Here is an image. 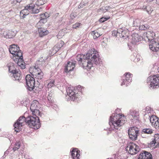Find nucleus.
<instances>
[{"label":"nucleus","mask_w":159,"mask_h":159,"mask_svg":"<svg viewBox=\"0 0 159 159\" xmlns=\"http://www.w3.org/2000/svg\"><path fill=\"white\" fill-rule=\"evenodd\" d=\"M98 53H94V51L89 52L86 55H78L76 57L79 64L83 68L90 69L92 66L93 63L96 65L100 64L102 62Z\"/></svg>","instance_id":"f257e3e1"},{"label":"nucleus","mask_w":159,"mask_h":159,"mask_svg":"<svg viewBox=\"0 0 159 159\" xmlns=\"http://www.w3.org/2000/svg\"><path fill=\"white\" fill-rule=\"evenodd\" d=\"M34 118L33 117H29V116L26 118L24 116L20 117L14 124L13 126L15 131L19 132L22 129V125H24V123L28 124L29 127L34 129V126L33 122L35 120Z\"/></svg>","instance_id":"f03ea898"},{"label":"nucleus","mask_w":159,"mask_h":159,"mask_svg":"<svg viewBox=\"0 0 159 159\" xmlns=\"http://www.w3.org/2000/svg\"><path fill=\"white\" fill-rule=\"evenodd\" d=\"M123 118L124 117H122L119 114H112L110 117L109 124L111 127L118 129L119 128L124 125L125 123V120H123Z\"/></svg>","instance_id":"7ed1b4c3"},{"label":"nucleus","mask_w":159,"mask_h":159,"mask_svg":"<svg viewBox=\"0 0 159 159\" xmlns=\"http://www.w3.org/2000/svg\"><path fill=\"white\" fill-rule=\"evenodd\" d=\"M147 82L149 88H157L159 87V75H154L148 77Z\"/></svg>","instance_id":"20e7f679"},{"label":"nucleus","mask_w":159,"mask_h":159,"mask_svg":"<svg viewBox=\"0 0 159 159\" xmlns=\"http://www.w3.org/2000/svg\"><path fill=\"white\" fill-rule=\"evenodd\" d=\"M126 150L128 151V153L133 155L139 152L140 148L139 147L133 142H130L128 143L125 148Z\"/></svg>","instance_id":"39448f33"},{"label":"nucleus","mask_w":159,"mask_h":159,"mask_svg":"<svg viewBox=\"0 0 159 159\" xmlns=\"http://www.w3.org/2000/svg\"><path fill=\"white\" fill-rule=\"evenodd\" d=\"M32 112V116H29V117H33L34 118L35 120L32 123L34 124V129H38L40 127V120L38 116H41L39 109L35 110L34 111H31Z\"/></svg>","instance_id":"423d86ee"},{"label":"nucleus","mask_w":159,"mask_h":159,"mask_svg":"<svg viewBox=\"0 0 159 159\" xmlns=\"http://www.w3.org/2000/svg\"><path fill=\"white\" fill-rule=\"evenodd\" d=\"M25 80L28 89L30 91L32 90L35 87V81L34 78L30 75L28 74L26 76Z\"/></svg>","instance_id":"0eeeda50"},{"label":"nucleus","mask_w":159,"mask_h":159,"mask_svg":"<svg viewBox=\"0 0 159 159\" xmlns=\"http://www.w3.org/2000/svg\"><path fill=\"white\" fill-rule=\"evenodd\" d=\"M139 129L137 127H131L128 130V135L130 139L134 141L137 139L139 134Z\"/></svg>","instance_id":"6e6552de"},{"label":"nucleus","mask_w":159,"mask_h":159,"mask_svg":"<svg viewBox=\"0 0 159 159\" xmlns=\"http://www.w3.org/2000/svg\"><path fill=\"white\" fill-rule=\"evenodd\" d=\"M11 47L9 49L11 53L14 55H19V57H22V52L17 45L13 44L11 45Z\"/></svg>","instance_id":"1a4fd4ad"},{"label":"nucleus","mask_w":159,"mask_h":159,"mask_svg":"<svg viewBox=\"0 0 159 159\" xmlns=\"http://www.w3.org/2000/svg\"><path fill=\"white\" fill-rule=\"evenodd\" d=\"M150 121L152 126L156 129H159V118L155 115H152L150 118Z\"/></svg>","instance_id":"9d476101"},{"label":"nucleus","mask_w":159,"mask_h":159,"mask_svg":"<svg viewBox=\"0 0 159 159\" xmlns=\"http://www.w3.org/2000/svg\"><path fill=\"white\" fill-rule=\"evenodd\" d=\"M74 89L73 88L68 87L66 89V92L70 99L73 101H76L77 98L76 97V94L74 92Z\"/></svg>","instance_id":"9b49d317"},{"label":"nucleus","mask_w":159,"mask_h":159,"mask_svg":"<svg viewBox=\"0 0 159 159\" xmlns=\"http://www.w3.org/2000/svg\"><path fill=\"white\" fill-rule=\"evenodd\" d=\"M138 159H152V157L150 152L143 150L140 153Z\"/></svg>","instance_id":"f8f14e48"},{"label":"nucleus","mask_w":159,"mask_h":159,"mask_svg":"<svg viewBox=\"0 0 159 159\" xmlns=\"http://www.w3.org/2000/svg\"><path fill=\"white\" fill-rule=\"evenodd\" d=\"M75 62L68 61L64 68V72L68 73L72 71L75 66Z\"/></svg>","instance_id":"ddd939ff"},{"label":"nucleus","mask_w":159,"mask_h":159,"mask_svg":"<svg viewBox=\"0 0 159 159\" xmlns=\"http://www.w3.org/2000/svg\"><path fill=\"white\" fill-rule=\"evenodd\" d=\"M149 43L150 49L154 52H157L159 50V43H157L154 40L150 41Z\"/></svg>","instance_id":"4468645a"},{"label":"nucleus","mask_w":159,"mask_h":159,"mask_svg":"<svg viewBox=\"0 0 159 159\" xmlns=\"http://www.w3.org/2000/svg\"><path fill=\"white\" fill-rule=\"evenodd\" d=\"M132 75L130 73H126L125 75V80H124L123 82L121 84V85H123L124 84H126L127 85V84H128V83H130L132 81V78L131 75Z\"/></svg>","instance_id":"2eb2a0df"},{"label":"nucleus","mask_w":159,"mask_h":159,"mask_svg":"<svg viewBox=\"0 0 159 159\" xmlns=\"http://www.w3.org/2000/svg\"><path fill=\"white\" fill-rule=\"evenodd\" d=\"M40 107V104L38 101L34 100L31 102L30 107V110L31 111L39 109Z\"/></svg>","instance_id":"dca6fc26"},{"label":"nucleus","mask_w":159,"mask_h":159,"mask_svg":"<svg viewBox=\"0 0 159 159\" xmlns=\"http://www.w3.org/2000/svg\"><path fill=\"white\" fill-rule=\"evenodd\" d=\"M131 42L133 44H135L137 42L141 41L142 38L139 34H135L132 36Z\"/></svg>","instance_id":"f3484780"},{"label":"nucleus","mask_w":159,"mask_h":159,"mask_svg":"<svg viewBox=\"0 0 159 159\" xmlns=\"http://www.w3.org/2000/svg\"><path fill=\"white\" fill-rule=\"evenodd\" d=\"M146 35L149 41H152L154 40L155 37V33L152 30L148 31L146 33Z\"/></svg>","instance_id":"a211bd4d"},{"label":"nucleus","mask_w":159,"mask_h":159,"mask_svg":"<svg viewBox=\"0 0 159 159\" xmlns=\"http://www.w3.org/2000/svg\"><path fill=\"white\" fill-rule=\"evenodd\" d=\"M3 34L5 38L7 39L12 38L15 36V33L11 31H4Z\"/></svg>","instance_id":"6ab92c4d"},{"label":"nucleus","mask_w":159,"mask_h":159,"mask_svg":"<svg viewBox=\"0 0 159 159\" xmlns=\"http://www.w3.org/2000/svg\"><path fill=\"white\" fill-rule=\"evenodd\" d=\"M35 75V78L37 79V81L40 84V83L43 82L42 79L43 78V73L42 71L38 72Z\"/></svg>","instance_id":"aec40b11"},{"label":"nucleus","mask_w":159,"mask_h":159,"mask_svg":"<svg viewBox=\"0 0 159 159\" xmlns=\"http://www.w3.org/2000/svg\"><path fill=\"white\" fill-rule=\"evenodd\" d=\"M38 32L40 37H43L47 35L49 33V31L48 30H47L45 29L42 28H39L38 29Z\"/></svg>","instance_id":"412c9836"},{"label":"nucleus","mask_w":159,"mask_h":159,"mask_svg":"<svg viewBox=\"0 0 159 159\" xmlns=\"http://www.w3.org/2000/svg\"><path fill=\"white\" fill-rule=\"evenodd\" d=\"M40 69L39 68H36L35 66L30 67L29 69V72L33 76H35L34 74H37V73L39 72Z\"/></svg>","instance_id":"4be33fe9"},{"label":"nucleus","mask_w":159,"mask_h":159,"mask_svg":"<svg viewBox=\"0 0 159 159\" xmlns=\"http://www.w3.org/2000/svg\"><path fill=\"white\" fill-rule=\"evenodd\" d=\"M64 43L62 40L60 41L57 43L54 47V49H57L55 50L56 52L58 51L64 45Z\"/></svg>","instance_id":"5701e85b"},{"label":"nucleus","mask_w":159,"mask_h":159,"mask_svg":"<svg viewBox=\"0 0 159 159\" xmlns=\"http://www.w3.org/2000/svg\"><path fill=\"white\" fill-rule=\"evenodd\" d=\"M144 10L146 11L149 14H151L152 12L153 11V7L149 6H143L142 7Z\"/></svg>","instance_id":"b1692460"},{"label":"nucleus","mask_w":159,"mask_h":159,"mask_svg":"<svg viewBox=\"0 0 159 159\" xmlns=\"http://www.w3.org/2000/svg\"><path fill=\"white\" fill-rule=\"evenodd\" d=\"M129 36V31L127 29H126L123 30L122 34H120V37L121 38H123L125 39L128 37Z\"/></svg>","instance_id":"393cba45"},{"label":"nucleus","mask_w":159,"mask_h":159,"mask_svg":"<svg viewBox=\"0 0 159 159\" xmlns=\"http://www.w3.org/2000/svg\"><path fill=\"white\" fill-rule=\"evenodd\" d=\"M8 69L9 72L12 74L17 71L15 68L14 64L12 63H11L8 66Z\"/></svg>","instance_id":"a878e982"},{"label":"nucleus","mask_w":159,"mask_h":159,"mask_svg":"<svg viewBox=\"0 0 159 159\" xmlns=\"http://www.w3.org/2000/svg\"><path fill=\"white\" fill-rule=\"evenodd\" d=\"M13 76L14 78L13 80H19L21 78V74L18 71L13 74Z\"/></svg>","instance_id":"bb28decb"},{"label":"nucleus","mask_w":159,"mask_h":159,"mask_svg":"<svg viewBox=\"0 0 159 159\" xmlns=\"http://www.w3.org/2000/svg\"><path fill=\"white\" fill-rule=\"evenodd\" d=\"M28 14V11L25 8L24 9L21 11L20 12V15L23 18L25 17V16Z\"/></svg>","instance_id":"cd10ccee"},{"label":"nucleus","mask_w":159,"mask_h":159,"mask_svg":"<svg viewBox=\"0 0 159 159\" xmlns=\"http://www.w3.org/2000/svg\"><path fill=\"white\" fill-rule=\"evenodd\" d=\"M142 131L145 134H151L153 133V130L150 128H145L143 129Z\"/></svg>","instance_id":"c85d7f7f"},{"label":"nucleus","mask_w":159,"mask_h":159,"mask_svg":"<svg viewBox=\"0 0 159 159\" xmlns=\"http://www.w3.org/2000/svg\"><path fill=\"white\" fill-rule=\"evenodd\" d=\"M159 135L156 134L154 136V139L153 141H152L150 143L151 144V145H152L153 144H155V143H159Z\"/></svg>","instance_id":"c756f323"},{"label":"nucleus","mask_w":159,"mask_h":159,"mask_svg":"<svg viewBox=\"0 0 159 159\" xmlns=\"http://www.w3.org/2000/svg\"><path fill=\"white\" fill-rule=\"evenodd\" d=\"M149 28V26L147 24L142 25L139 26V29L140 30H144Z\"/></svg>","instance_id":"7c9ffc66"},{"label":"nucleus","mask_w":159,"mask_h":159,"mask_svg":"<svg viewBox=\"0 0 159 159\" xmlns=\"http://www.w3.org/2000/svg\"><path fill=\"white\" fill-rule=\"evenodd\" d=\"M47 0H38L35 3L36 5L37 6L42 5L46 3Z\"/></svg>","instance_id":"2f4dec72"},{"label":"nucleus","mask_w":159,"mask_h":159,"mask_svg":"<svg viewBox=\"0 0 159 159\" xmlns=\"http://www.w3.org/2000/svg\"><path fill=\"white\" fill-rule=\"evenodd\" d=\"M13 60L16 63L17 62H18L19 61H22L21 57H23V56L22 57H19V55H14Z\"/></svg>","instance_id":"473e14b6"},{"label":"nucleus","mask_w":159,"mask_h":159,"mask_svg":"<svg viewBox=\"0 0 159 159\" xmlns=\"http://www.w3.org/2000/svg\"><path fill=\"white\" fill-rule=\"evenodd\" d=\"M111 8V7L109 6H106V7H103L100 8V10L103 13H105L107 11H108Z\"/></svg>","instance_id":"72a5a7b5"},{"label":"nucleus","mask_w":159,"mask_h":159,"mask_svg":"<svg viewBox=\"0 0 159 159\" xmlns=\"http://www.w3.org/2000/svg\"><path fill=\"white\" fill-rule=\"evenodd\" d=\"M91 34L93 35V38L94 39H96L100 36V35L95 30L93 31Z\"/></svg>","instance_id":"f704fd0d"},{"label":"nucleus","mask_w":159,"mask_h":159,"mask_svg":"<svg viewBox=\"0 0 159 159\" xmlns=\"http://www.w3.org/2000/svg\"><path fill=\"white\" fill-rule=\"evenodd\" d=\"M130 115L133 117H137V116L138 115V113L135 110L130 111Z\"/></svg>","instance_id":"c9c22d12"},{"label":"nucleus","mask_w":159,"mask_h":159,"mask_svg":"<svg viewBox=\"0 0 159 159\" xmlns=\"http://www.w3.org/2000/svg\"><path fill=\"white\" fill-rule=\"evenodd\" d=\"M34 5L31 4L27 5L25 7V8L28 11L29 10H32V11L33 9L34 8Z\"/></svg>","instance_id":"e433bc0d"},{"label":"nucleus","mask_w":159,"mask_h":159,"mask_svg":"<svg viewBox=\"0 0 159 159\" xmlns=\"http://www.w3.org/2000/svg\"><path fill=\"white\" fill-rule=\"evenodd\" d=\"M88 3V2H86L85 3H84V2H81L79 5L78 6V8H83L87 5Z\"/></svg>","instance_id":"4c0bfd02"},{"label":"nucleus","mask_w":159,"mask_h":159,"mask_svg":"<svg viewBox=\"0 0 159 159\" xmlns=\"http://www.w3.org/2000/svg\"><path fill=\"white\" fill-rule=\"evenodd\" d=\"M77 148H73L72 150V151H71V156H72V157L73 158V159H75V152H76V151H77Z\"/></svg>","instance_id":"58836bf2"},{"label":"nucleus","mask_w":159,"mask_h":159,"mask_svg":"<svg viewBox=\"0 0 159 159\" xmlns=\"http://www.w3.org/2000/svg\"><path fill=\"white\" fill-rule=\"evenodd\" d=\"M20 147V144L19 143H17L16 144L15 146L13 148V150L14 151L19 149Z\"/></svg>","instance_id":"ea45409f"},{"label":"nucleus","mask_w":159,"mask_h":159,"mask_svg":"<svg viewBox=\"0 0 159 159\" xmlns=\"http://www.w3.org/2000/svg\"><path fill=\"white\" fill-rule=\"evenodd\" d=\"M55 82L54 80H51L49 82L48 85V88H51L53 87L54 85V83Z\"/></svg>","instance_id":"a19ab883"},{"label":"nucleus","mask_w":159,"mask_h":159,"mask_svg":"<svg viewBox=\"0 0 159 159\" xmlns=\"http://www.w3.org/2000/svg\"><path fill=\"white\" fill-rule=\"evenodd\" d=\"M40 8H41V7H39V9L37 8L36 9H34V8L32 11V13L34 14L38 13L39 12V10Z\"/></svg>","instance_id":"79ce46f5"},{"label":"nucleus","mask_w":159,"mask_h":159,"mask_svg":"<svg viewBox=\"0 0 159 159\" xmlns=\"http://www.w3.org/2000/svg\"><path fill=\"white\" fill-rule=\"evenodd\" d=\"M80 25L81 24L80 23H76L73 25V28L75 29H77L78 28Z\"/></svg>","instance_id":"37998d69"},{"label":"nucleus","mask_w":159,"mask_h":159,"mask_svg":"<svg viewBox=\"0 0 159 159\" xmlns=\"http://www.w3.org/2000/svg\"><path fill=\"white\" fill-rule=\"evenodd\" d=\"M47 21L45 19H41L39 21L38 23V24H40L41 23H44L46 22Z\"/></svg>","instance_id":"c03bdc74"},{"label":"nucleus","mask_w":159,"mask_h":159,"mask_svg":"<svg viewBox=\"0 0 159 159\" xmlns=\"http://www.w3.org/2000/svg\"><path fill=\"white\" fill-rule=\"evenodd\" d=\"M123 30L122 28H120L119 29H118L117 30V33L118 34V35L120 36V34H121L123 32Z\"/></svg>","instance_id":"a18cd8bd"},{"label":"nucleus","mask_w":159,"mask_h":159,"mask_svg":"<svg viewBox=\"0 0 159 159\" xmlns=\"http://www.w3.org/2000/svg\"><path fill=\"white\" fill-rule=\"evenodd\" d=\"M22 60V61H19L18 62H17L16 63L19 66H20V65H21V64H22V62L23 63H24V61L23 59V57L21 58Z\"/></svg>","instance_id":"49530a36"},{"label":"nucleus","mask_w":159,"mask_h":159,"mask_svg":"<svg viewBox=\"0 0 159 159\" xmlns=\"http://www.w3.org/2000/svg\"><path fill=\"white\" fill-rule=\"evenodd\" d=\"M79 152L78 150L76 151V156H75V159H79V157L80 156V154H79Z\"/></svg>","instance_id":"de8ad7c7"},{"label":"nucleus","mask_w":159,"mask_h":159,"mask_svg":"<svg viewBox=\"0 0 159 159\" xmlns=\"http://www.w3.org/2000/svg\"><path fill=\"white\" fill-rule=\"evenodd\" d=\"M20 66L21 67V69H24L25 68V62H24V63H23V62H22V64H21V65H20Z\"/></svg>","instance_id":"09e8293b"},{"label":"nucleus","mask_w":159,"mask_h":159,"mask_svg":"<svg viewBox=\"0 0 159 159\" xmlns=\"http://www.w3.org/2000/svg\"><path fill=\"white\" fill-rule=\"evenodd\" d=\"M43 14L45 16V17L47 18L50 16V14L48 12H46L44 13H43Z\"/></svg>","instance_id":"8fccbe9b"},{"label":"nucleus","mask_w":159,"mask_h":159,"mask_svg":"<svg viewBox=\"0 0 159 159\" xmlns=\"http://www.w3.org/2000/svg\"><path fill=\"white\" fill-rule=\"evenodd\" d=\"M134 24L135 25H136L137 26L138 25V24H135V23H139L140 22V20L139 19H136L134 21Z\"/></svg>","instance_id":"3c124183"},{"label":"nucleus","mask_w":159,"mask_h":159,"mask_svg":"<svg viewBox=\"0 0 159 159\" xmlns=\"http://www.w3.org/2000/svg\"><path fill=\"white\" fill-rule=\"evenodd\" d=\"M21 1V0H14L13 1V3L15 4H16V3L17 2L20 3Z\"/></svg>","instance_id":"603ef678"},{"label":"nucleus","mask_w":159,"mask_h":159,"mask_svg":"<svg viewBox=\"0 0 159 159\" xmlns=\"http://www.w3.org/2000/svg\"><path fill=\"white\" fill-rule=\"evenodd\" d=\"M40 18L41 19H45V20H46L47 18L45 17V16L44 15V14H40Z\"/></svg>","instance_id":"864d4df0"},{"label":"nucleus","mask_w":159,"mask_h":159,"mask_svg":"<svg viewBox=\"0 0 159 159\" xmlns=\"http://www.w3.org/2000/svg\"><path fill=\"white\" fill-rule=\"evenodd\" d=\"M99 21L101 23H103L105 21L104 19V17H102L100 18L99 20Z\"/></svg>","instance_id":"5fc2aeb1"},{"label":"nucleus","mask_w":159,"mask_h":159,"mask_svg":"<svg viewBox=\"0 0 159 159\" xmlns=\"http://www.w3.org/2000/svg\"><path fill=\"white\" fill-rule=\"evenodd\" d=\"M70 17L72 19H74L75 16L74 15V14L73 13H71L70 15Z\"/></svg>","instance_id":"6e6d98bb"},{"label":"nucleus","mask_w":159,"mask_h":159,"mask_svg":"<svg viewBox=\"0 0 159 159\" xmlns=\"http://www.w3.org/2000/svg\"><path fill=\"white\" fill-rule=\"evenodd\" d=\"M110 17H104V19L105 21L108 20L109 19H110Z\"/></svg>","instance_id":"4d7b16f0"},{"label":"nucleus","mask_w":159,"mask_h":159,"mask_svg":"<svg viewBox=\"0 0 159 159\" xmlns=\"http://www.w3.org/2000/svg\"><path fill=\"white\" fill-rule=\"evenodd\" d=\"M49 97H48V98H48V100L49 101H51V98H50V95L49 94Z\"/></svg>","instance_id":"13d9d810"},{"label":"nucleus","mask_w":159,"mask_h":159,"mask_svg":"<svg viewBox=\"0 0 159 159\" xmlns=\"http://www.w3.org/2000/svg\"><path fill=\"white\" fill-rule=\"evenodd\" d=\"M154 0H147V2H150L152 1H153Z\"/></svg>","instance_id":"bf43d9fd"},{"label":"nucleus","mask_w":159,"mask_h":159,"mask_svg":"<svg viewBox=\"0 0 159 159\" xmlns=\"http://www.w3.org/2000/svg\"><path fill=\"white\" fill-rule=\"evenodd\" d=\"M156 3L157 4H159V0H156Z\"/></svg>","instance_id":"052dcab7"},{"label":"nucleus","mask_w":159,"mask_h":159,"mask_svg":"<svg viewBox=\"0 0 159 159\" xmlns=\"http://www.w3.org/2000/svg\"><path fill=\"white\" fill-rule=\"evenodd\" d=\"M157 70L158 71V72L159 73V67L158 68Z\"/></svg>","instance_id":"680f3d73"},{"label":"nucleus","mask_w":159,"mask_h":159,"mask_svg":"<svg viewBox=\"0 0 159 159\" xmlns=\"http://www.w3.org/2000/svg\"><path fill=\"white\" fill-rule=\"evenodd\" d=\"M1 30V29H0V30Z\"/></svg>","instance_id":"e2e57ef3"}]
</instances>
